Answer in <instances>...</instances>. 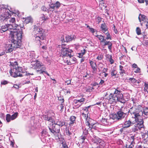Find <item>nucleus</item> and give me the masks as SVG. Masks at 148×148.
<instances>
[{"label":"nucleus","mask_w":148,"mask_h":148,"mask_svg":"<svg viewBox=\"0 0 148 148\" xmlns=\"http://www.w3.org/2000/svg\"><path fill=\"white\" fill-rule=\"evenodd\" d=\"M95 36L100 40V42H103L105 40L104 37L102 36L97 35Z\"/></svg>","instance_id":"36"},{"label":"nucleus","mask_w":148,"mask_h":148,"mask_svg":"<svg viewBox=\"0 0 148 148\" xmlns=\"http://www.w3.org/2000/svg\"><path fill=\"white\" fill-rule=\"evenodd\" d=\"M108 70L107 68H104L99 74V75L102 76L103 79H107L106 77L107 76L108 74L106 73L107 71Z\"/></svg>","instance_id":"16"},{"label":"nucleus","mask_w":148,"mask_h":148,"mask_svg":"<svg viewBox=\"0 0 148 148\" xmlns=\"http://www.w3.org/2000/svg\"><path fill=\"white\" fill-rule=\"evenodd\" d=\"M22 35L21 33L17 34L16 32L9 34L11 43L7 44L5 48L6 53H11L17 48H20L21 44Z\"/></svg>","instance_id":"2"},{"label":"nucleus","mask_w":148,"mask_h":148,"mask_svg":"<svg viewBox=\"0 0 148 148\" xmlns=\"http://www.w3.org/2000/svg\"><path fill=\"white\" fill-rule=\"evenodd\" d=\"M69 58V60H67L66 61L67 63L68 64H72L75 63L76 60V59L75 58L73 57L71 55V57Z\"/></svg>","instance_id":"18"},{"label":"nucleus","mask_w":148,"mask_h":148,"mask_svg":"<svg viewBox=\"0 0 148 148\" xmlns=\"http://www.w3.org/2000/svg\"><path fill=\"white\" fill-rule=\"evenodd\" d=\"M134 139L135 138L134 136H130V138L131 141V143L130 144H132L134 146V145L135 144V143L134 141Z\"/></svg>","instance_id":"40"},{"label":"nucleus","mask_w":148,"mask_h":148,"mask_svg":"<svg viewBox=\"0 0 148 148\" xmlns=\"http://www.w3.org/2000/svg\"><path fill=\"white\" fill-rule=\"evenodd\" d=\"M25 70L21 67H18V65H15L12 66L10 71L11 76L14 77H23L27 75Z\"/></svg>","instance_id":"4"},{"label":"nucleus","mask_w":148,"mask_h":148,"mask_svg":"<svg viewBox=\"0 0 148 148\" xmlns=\"http://www.w3.org/2000/svg\"><path fill=\"white\" fill-rule=\"evenodd\" d=\"M55 5V7L56 9H58L60 6L61 4L58 1H56L55 3H54Z\"/></svg>","instance_id":"43"},{"label":"nucleus","mask_w":148,"mask_h":148,"mask_svg":"<svg viewBox=\"0 0 148 148\" xmlns=\"http://www.w3.org/2000/svg\"><path fill=\"white\" fill-rule=\"evenodd\" d=\"M125 127L124 126L122 128H121L120 130V132L122 133L123 132L124 130L125 129Z\"/></svg>","instance_id":"63"},{"label":"nucleus","mask_w":148,"mask_h":148,"mask_svg":"<svg viewBox=\"0 0 148 148\" xmlns=\"http://www.w3.org/2000/svg\"><path fill=\"white\" fill-rule=\"evenodd\" d=\"M110 62L111 64H112L114 62V60L112 59V56H110L109 58Z\"/></svg>","instance_id":"56"},{"label":"nucleus","mask_w":148,"mask_h":148,"mask_svg":"<svg viewBox=\"0 0 148 148\" xmlns=\"http://www.w3.org/2000/svg\"><path fill=\"white\" fill-rule=\"evenodd\" d=\"M66 134L68 136H70L71 134V133L70 132L68 129H66Z\"/></svg>","instance_id":"52"},{"label":"nucleus","mask_w":148,"mask_h":148,"mask_svg":"<svg viewBox=\"0 0 148 148\" xmlns=\"http://www.w3.org/2000/svg\"><path fill=\"white\" fill-rule=\"evenodd\" d=\"M132 67L133 68H136L138 67V66L136 64L134 63L132 64Z\"/></svg>","instance_id":"62"},{"label":"nucleus","mask_w":148,"mask_h":148,"mask_svg":"<svg viewBox=\"0 0 148 148\" xmlns=\"http://www.w3.org/2000/svg\"><path fill=\"white\" fill-rule=\"evenodd\" d=\"M136 109L138 110L139 111H141L142 112L143 115H142V117L143 116L144 117H145V116H148V108H145L144 109H143L142 107L141 106H138L137 107H136Z\"/></svg>","instance_id":"13"},{"label":"nucleus","mask_w":148,"mask_h":148,"mask_svg":"<svg viewBox=\"0 0 148 148\" xmlns=\"http://www.w3.org/2000/svg\"><path fill=\"white\" fill-rule=\"evenodd\" d=\"M58 100L60 101H61V103H63L64 101V99L63 98L61 97H59L58 98Z\"/></svg>","instance_id":"57"},{"label":"nucleus","mask_w":148,"mask_h":148,"mask_svg":"<svg viewBox=\"0 0 148 148\" xmlns=\"http://www.w3.org/2000/svg\"><path fill=\"white\" fill-rule=\"evenodd\" d=\"M57 48V50L60 53L61 56L63 58L71 57V53L72 51L71 49H67L66 47V45L62 44L61 45H59Z\"/></svg>","instance_id":"7"},{"label":"nucleus","mask_w":148,"mask_h":148,"mask_svg":"<svg viewBox=\"0 0 148 148\" xmlns=\"http://www.w3.org/2000/svg\"><path fill=\"white\" fill-rule=\"evenodd\" d=\"M18 115V113L17 112L15 113L14 114L11 116V120H13L15 119L17 117Z\"/></svg>","instance_id":"44"},{"label":"nucleus","mask_w":148,"mask_h":148,"mask_svg":"<svg viewBox=\"0 0 148 148\" xmlns=\"http://www.w3.org/2000/svg\"><path fill=\"white\" fill-rule=\"evenodd\" d=\"M120 110L123 112L125 116L128 115L129 113H130L132 116H135L139 112V110L136 109V107H132L130 109H129L126 107H122Z\"/></svg>","instance_id":"9"},{"label":"nucleus","mask_w":148,"mask_h":148,"mask_svg":"<svg viewBox=\"0 0 148 148\" xmlns=\"http://www.w3.org/2000/svg\"><path fill=\"white\" fill-rule=\"evenodd\" d=\"M139 21L141 22V21L144 22L146 21L147 20V17L144 15L140 14L138 16Z\"/></svg>","instance_id":"24"},{"label":"nucleus","mask_w":148,"mask_h":148,"mask_svg":"<svg viewBox=\"0 0 148 148\" xmlns=\"http://www.w3.org/2000/svg\"><path fill=\"white\" fill-rule=\"evenodd\" d=\"M42 117L45 120H47L49 121L52 122L53 121V119L50 117H48L47 115H43L42 116Z\"/></svg>","instance_id":"30"},{"label":"nucleus","mask_w":148,"mask_h":148,"mask_svg":"<svg viewBox=\"0 0 148 148\" xmlns=\"http://www.w3.org/2000/svg\"><path fill=\"white\" fill-rule=\"evenodd\" d=\"M76 117L74 116H71L70 117V122L69 123L70 125H73L75 121Z\"/></svg>","instance_id":"31"},{"label":"nucleus","mask_w":148,"mask_h":148,"mask_svg":"<svg viewBox=\"0 0 148 148\" xmlns=\"http://www.w3.org/2000/svg\"><path fill=\"white\" fill-rule=\"evenodd\" d=\"M145 88V89H148V84L146 82L144 84Z\"/></svg>","instance_id":"59"},{"label":"nucleus","mask_w":148,"mask_h":148,"mask_svg":"<svg viewBox=\"0 0 148 148\" xmlns=\"http://www.w3.org/2000/svg\"><path fill=\"white\" fill-rule=\"evenodd\" d=\"M11 116L10 114H7L6 117L7 121L8 122H10L11 120Z\"/></svg>","instance_id":"41"},{"label":"nucleus","mask_w":148,"mask_h":148,"mask_svg":"<svg viewBox=\"0 0 148 148\" xmlns=\"http://www.w3.org/2000/svg\"><path fill=\"white\" fill-rule=\"evenodd\" d=\"M82 128L83 131V134L84 135H86L88 133V131L89 130V129H86L85 127H82Z\"/></svg>","instance_id":"35"},{"label":"nucleus","mask_w":148,"mask_h":148,"mask_svg":"<svg viewBox=\"0 0 148 148\" xmlns=\"http://www.w3.org/2000/svg\"><path fill=\"white\" fill-rule=\"evenodd\" d=\"M103 42L104 43V46H106L107 45H108V47L109 50V51L111 52L112 46V43L111 42L107 41H106V39H105Z\"/></svg>","instance_id":"19"},{"label":"nucleus","mask_w":148,"mask_h":148,"mask_svg":"<svg viewBox=\"0 0 148 148\" xmlns=\"http://www.w3.org/2000/svg\"><path fill=\"white\" fill-rule=\"evenodd\" d=\"M63 103H61V105L60 106H58V109H60V110L62 111L63 110L64 108V104H63Z\"/></svg>","instance_id":"45"},{"label":"nucleus","mask_w":148,"mask_h":148,"mask_svg":"<svg viewBox=\"0 0 148 148\" xmlns=\"http://www.w3.org/2000/svg\"><path fill=\"white\" fill-rule=\"evenodd\" d=\"M86 119V122H85V124L84 126H83V127H85L86 129H89V130H91V125H92V124H91L90 123V121L92 120L90 119L89 120H88V118Z\"/></svg>","instance_id":"17"},{"label":"nucleus","mask_w":148,"mask_h":148,"mask_svg":"<svg viewBox=\"0 0 148 148\" xmlns=\"http://www.w3.org/2000/svg\"><path fill=\"white\" fill-rule=\"evenodd\" d=\"M101 28L102 29V32L104 33L108 31L107 26L105 23L101 24Z\"/></svg>","instance_id":"23"},{"label":"nucleus","mask_w":148,"mask_h":148,"mask_svg":"<svg viewBox=\"0 0 148 148\" xmlns=\"http://www.w3.org/2000/svg\"><path fill=\"white\" fill-rule=\"evenodd\" d=\"M76 101L75 99H74L73 101V108H77L80 107L82 105V104L81 103H79Z\"/></svg>","instance_id":"29"},{"label":"nucleus","mask_w":148,"mask_h":148,"mask_svg":"<svg viewBox=\"0 0 148 148\" xmlns=\"http://www.w3.org/2000/svg\"><path fill=\"white\" fill-rule=\"evenodd\" d=\"M34 32L35 34V42L38 44H40L42 42L41 41L44 40L45 38V35L42 32V29L35 27Z\"/></svg>","instance_id":"5"},{"label":"nucleus","mask_w":148,"mask_h":148,"mask_svg":"<svg viewBox=\"0 0 148 148\" xmlns=\"http://www.w3.org/2000/svg\"><path fill=\"white\" fill-rule=\"evenodd\" d=\"M91 130H98L101 127V125L99 123H96L91 125Z\"/></svg>","instance_id":"20"},{"label":"nucleus","mask_w":148,"mask_h":148,"mask_svg":"<svg viewBox=\"0 0 148 148\" xmlns=\"http://www.w3.org/2000/svg\"><path fill=\"white\" fill-rule=\"evenodd\" d=\"M16 89H18L19 88V86L18 85L16 84H14L13 87Z\"/></svg>","instance_id":"58"},{"label":"nucleus","mask_w":148,"mask_h":148,"mask_svg":"<svg viewBox=\"0 0 148 148\" xmlns=\"http://www.w3.org/2000/svg\"><path fill=\"white\" fill-rule=\"evenodd\" d=\"M136 69L134 71V72L135 73H139L140 72V69L139 67L136 68Z\"/></svg>","instance_id":"53"},{"label":"nucleus","mask_w":148,"mask_h":148,"mask_svg":"<svg viewBox=\"0 0 148 148\" xmlns=\"http://www.w3.org/2000/svg\"><path fill=\"white\" fill-rule=\"evenodd\" d=\"M143 114L142 112L140 111L135 116H132V117L135 119V120L137 123V124L135 125V130H140L144 127V122L143 117H142Z\"/></svg>","instance_id":"6"},{"label":"nucleus","mask_w":148,"mask_h":148,"mask_svg":"<svg viewBox=\"0 0 148 148\" xmlns=\"http://www.w3.org/2000/svg\"><path fill=\"white\" fill-rule=\"evenodd\" d=\"M119 73L121 74L125 73V71L123 67L121 65L119 66Z\"/></svg>","instance_id":"37"},{"label":"nucleus","mask_w":148,"mask_h":148,"mask_svg":"<svg viewBox=\"0 0 148 148\" xmlns=\"http://www.w3.org/2000/svg\"><path fill=\"white\" fill-rule=\"evenodd\" d=\"M108 98L109 102L110 103L117 101L122 103H124L123 95L119 88L115 89L114 93H110Z\"/></svg>","instance_id":"3"},{"label":"nucleus","mask_w":148,"mask_h":148,"mask_svg":"<svg viewBox=\"0 0 148 148\" xmlns=\"http://www.w3.org/2000/svg\"><path fill=\"white\" fill-rule=\"evenodd\" d=\"M49 9L51 11H53L56 8L55 7V5L54 3H51L50 4H49Z\"/></svg>","instance_id":"38"},{"label":"nucleus","mask_w":148,"mask_h":148,"mask_svg":"<svg viewBox=\"0 0 148 148\" xmlns=\"http://www.w3.org/2000/svg\"><path fill=\"white\" fill-rule=\"evenodd\" d=\"M86 51L85 49H84L83 50L79 53H77V56L79 58H82L83 56L85 54Z\"/></svg>","instance_id":"27"},{"label":"nucleus","mask_w":148,"mask_h":148,"mask_svg":"<svg viewBox=\"0 0 148 148\" xmlns=\"http://www.w3.org/2000/svg\"><path fill=\"white\" fill-rule=\"evenodd\" d=\"M117 74V73L116 71V70L114 69L112 70L111 72V76L112 77H115V76Z\"/></svg>","instance_id":"39"},{"label":"nucleus","mask_w":148,"mask_h":148,"mask_svg":"<svg viewBox=\"0 0 148 148\" xmlns=\"http://www.w3.org/2000/svg\"><path fill=\"white\" fill-rule=\"evenodd\" d=\"M143 42L144 45H148V40H144Z\"/></svg>","instance_id":"61"},{"label":"nucleus","mask_w":148,"mask_h":148,"mask_svg":"<svg viewBox=\"0 0 148 148\" xmlns=\"http://www.w3.org/2000/svg\"><path fill=\"white\" fill-rule=\"evenodd\" d=\"M75 100H76V101L78 102L79 103H81L82 105L83 103V102L85 101V99L83 98H82L80 99H75Z\"/></svg>","instance_id":"42"},{"label":"nucleus","mask_w":148,"mask_h":148,"mask_svg":"<svg viewBox=\"0 0 148 148\" xmlns=\"http://www.w3.org/2000/svg\"><path fill=\"white\" fill-rule=\"evenodd\" d=\"M41 10L44 11H47V9L45 6H43L41 8Z\"/></svg>","instance_id":"55"},{"label":"nucleus","mask_w":148,"mask_h":148,"mask_svg":"<svg viewBox=\"0 0 148 148\" xmlns=\"http://www.w3.org/2000/svg\"><path fill=\"white\" fill-rule=\"evenodd\" d=\"M74 37L73 36H66L65 37L66 40L65 41L66 42H68L69 41H70L72 40H73L74 38Z\"/></svg>","instance_id":"32"},{"label":"nucleus","mask_w":148,"mask_h":148,"mask_svg":"<svg viewBox=\"0 0 148 148\" xmlns=\"http://www.w3.org/2000/svg\"><path fill=\"white\" fill-rule=\"evenodd\" d=\"M85 135L82 136L81 138L80 139V140L82 143H83L84 140L86 138V136Z\"/></svg>","instance_id":"51"},{"label":"nucleus","mask_w":148,"mask_h":148,"mask_svg":"<svg viewBox=\"0 0 148 148\" xmlns=\"http://www.w3.org/2000/svg\"><path fill=\"white\" fill-rule=\"evenodd\" d=\"M89 62L92 69L93 73H95L97 70V65L96 62L90 60H89Z\"/></svg>","instance_id":"15"},{"label":"nucleus","mask_w":148,"mask_h":148,"mask_svg":"<svg viewBox=\"0 0 148 148\" xmlns=\"http://www.w3.org/2000/svg\"><path fill=\"white\" fill-rule=\"evenodd\" d=\"M125 116V115L123 114V112L120 110H119L116 114H112L110 118L113 120L119 121L124 118Z\"/></svg>","instance_id":"10"},{"label":"nucleus","mask_w":148,"mask_h":148,"mask_svg":"<svg viewBox=\"0 0 148 148\" xmlns=\"http://www.w3.org/2000/svg\"><path fill=\"white\" fill-rule=\"evenodd\" d=\"M129 80L132 84L135 87H138L140 86L139 84L141 82V81L139 79L137 80L134 78H130Z\"/></svg>","instance_id":"12"},{"label":"nucleus","mask_w":148,"mask_h":148,"mask_svg":"<svg viewBox=\"0 0 148 148\" xmlns=\"http://www.w3.org/2000/svg\"><path fill=\"white\" fill-rule=\"evenodd\" d=\"M41 19L44 20L46 21L49 19V18L47 16H45L44 14L42 15V16L41 17Z\"/></svg>","instance_id":"49"},{"label":"nucleus","mask_w":148,"mask_h":148,"mask_svg":"<svg viewBox=\"0 0 148 148\" xmlns=\"http://www.w3.org/2000/svg\"><path fill=\"white\" fill-rule=\"evenodd\" d=\"M101 140V139H100L98 137L95 136H93V138L92 139V142L94 143H96L97 144H98V143Z\"/></svg>","instance_id":"26"},{"label":"nucleus","mask_w":148,"mask_h":148,"mask_svg":"<svg viewBox=\"0 0 148 148\" xmlns=\"http://www.w3.org/2000/svg\"><path fill=\"white\" fill-rule=\"evenodd\" d=\"M9 8L8 5H5L0 4V14L3 20L7 22V24L2 25L0 29V32L1 33L7 31L9 34H14L16 32L18 35L19 33L22 34V27L19 26L15 23V19L14 18L9 17L10 15L9 12L12 13H15V10H12L10 8Z\"/></svg>","instance_id":"1"},{"label":"nucleus","mask_w":148,"mask_h":148,"mask_svg":"<svg viewBox=\"0 0 148 148\" xmlns=\"http://www.w3.org/2000/svg\"><path fill=\"white\" fill-rule=\"evenodd\" d=\"M134 145L132 144H126L124 148H133Z\"/></svg>","instance_id":"50"},{"label":"nucleus","mask_w":148,"mask_h":148,"mask_svg":"<svg viewBox=\"0 0 148 148\" xmlns=\"http://www.w3.org/2000/svg\"><path fill=\"white\" fill-rule=\"evenodd\" d=\"M90 32H91L92 33H93L94 32H95V30L94 29L92 28H90Z\"/></svg>","instance_id":"60"},{"label":"nucleus","mask_w":148,"mask_h":148,"mask_svg":"<svg viewBox=\"0 0 148 148\" xmlns=\"http://www.w3.org/2000/svg\"><path fill=\"white\" fill-rule=\"evenodd\" d=\"M103 64L101 63H100L99 64V68H98V70L99 71H101V69L103 68Z\"/></svg>","instance_id":"48"},{"label":"nucleus","mask_w":148,"mask_h":148,"mask_svg":"<svg viewBox=\"0 0 148 148\" xmlns=\"http://www.w3.org/2000/svg\"><path fill=\"white\" fill-rule=\"evenodd\" d=\"M104 82L105 81H104V80H102L101 79L99 83V85L103 84L104 83Z\"/></svg>","instance_id":"64"},{"label":"nucleus","mask_w":148,"mask_h":148,"mask_svg":"<svg viewBox=\"0 0 148 148\" xmlns=\"http://www.w3.org/2000/svg\"><path fill=\"white\" fill-rule=\"evenodd\" d=\"M111 118L110 119H108L105 118H102L101 121V123L103 125H108L111 124Z\"/></svg>","instance_id":"14"},{"label":"nucleus","mask_w":148,"mask_h":148,"mask_svg":"<svg viewBox=\"0 0 148 148\" xmlns=\"http://www.w3.org/2000/svg\"><path fill=\"white\" fill-rule=\"evenodd\" d=\"M105 34L106 35V36H107V37L106 38V39H107V40H108V39H110V40L111 39V38L110 35L108 33V31L106 32V33L105 32Z\"/></svg>","instance_id":"46"},{"label":"nucleus","mask_w":148,"mask_h":148,"mask_svg":"<svg viewBox=\"0 0 148 148\" xmlns=\"http://www.w3.org/2000/svg\"><path fill=\"white\" fill-rule=\"evenodd\" d=\"M54 124L59 126V127H62L65 125V123L62 121L57 120L55 122Z\"/></svg>","instance_id":"22"},{"label":"nucleus","mask_w":148,"mask_h":148,"mask_svg":"<svg viewBox=\"0 0 148 148\" xmlns=\"http://www.w3.org/2000/svg\"><path fill=\"white\" fill-rule=\"evenodd\" d=\"M133 124L130 120L126 119L124 122V125L125 128H127L132 125Z\"/></svg>","instance_id":"21"},{"label":"nucleus","mask_w":148,"mask_h":148,"mask_svg":"<svg viewBox=\"0 0 148 148\" xmlns=\"http://www.w3.org/2000/svg\"><path fill=\"white\" fill-rule=\"evenodd\" d=\"M130 98V95L128 93H126L124 94L123 95V98L124 100V103L126 101L128 100Z\"/></svg>","instance_id":"34"},{"label":"nucleus","mask_w":148,"mask_h":148,"mask_svg":"<svg viewBox=\"0 0 148 148\" xmlns=\"http://www.w3.org/2000/svg\"><path fill=\"white\" fill-rule=\"evenodd\" d=\"M41 140L43 142H45L46 140V135L45 134V131L44 130L42 131L41 133Z\"/></svg>","instance_id":"25"},{"label":"nucleus","mask_w":148,"mask_h":148,"mask_svg":"<svg viewBox=\"0 0 148 148\" xmlns=\"http://www.w3.org/2000/svg\"><path fill=\"white\" fill-rule=\"evenodd\" d=\"M32 68L36 69L37 72L39 74L42 73L43 72H45V66L43 65L41 63L36 60L34 62H32Z\"/></svg>","instance_id":"8"},{"label":"nucleus","mask_w":148,"mask_h":148,"mask_svg":"<svg viewBox=\"0 0 148 148\" xmlns=\"http://www.w3.org/2000/svg\"><path fill=\"white\" fill-rule=\"evenodd\" d=\"M8 82L6 80H4L1 82V85H6L8 84Z\"/></svg>","instance_id":"54"},{"label":"nucleus","mask_w":148,"mask_h":148,"mask_svg":"<svg viewBox=\"0 0 148 148\" xmlns=\"http://www.w3.org/2000/svg\"><path fill=\"white\" fill-rule=\"evenodd\" d=\"M97 145L99 146V148H103L105 145V142L101 140Z\"/></svg>","instance_id":"33"},{"label":"nucleus","mask_w":148,"mask_h":148,"mask_svg":"<svg viewBox=\"0 0 148 148\" xmlns=\"http://www.w3.org/2000/svg\"><path fill=\"white\" fill-rule=\"evenodd\" d=\"M49 128L50 132L54 135L57 136L58 133H59L60 132V127L55 124H53L52 127H49Z\"/></svg>","instance_id":"11"},{"label":"nucleus","mask_w":148,"mask_h":148,"mask_svg":"<svg viewBox=\"0 0 148 148\" xmlns=\"http://www.w3.org/2000/svg\"><path fill=\"white\" fill-rule=\"evenodd\" d=\"M33 22V20L31 17H28L25 18V20L24 21V23L27 24L29 23H32Z\"/></svg>","instance_id":"28"},{"label":"nucleus","mask_w":148,"mask_h":148,"mask_svg":"<svg viewBox=\"0 0 148 148\" xmlns=\"http://www.w3.org/2000/svg\"><path fill=\"white\" fill-rule=\"evenodd\" d=\"M141 29L140 28L138 27H137L136 29V33L138 35H140L141 34Z\"/></svg>","instance_id":"47"}]
</instances>
